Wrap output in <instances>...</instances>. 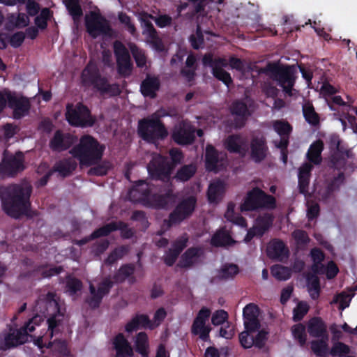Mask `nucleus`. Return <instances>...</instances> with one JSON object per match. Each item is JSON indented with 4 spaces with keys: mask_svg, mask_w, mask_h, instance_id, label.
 <instances>
[{
    "mask_svg": "<svg viewBox=\"0 0 357 357\" xmlns=\"http://www.w3.org/2000/svg\"><path fill=\"white\" fill-rule=\"evenodd\" d=\"M34 310L41 313L43 316L36 314L20 329H10L8 333L2 335L0 337L1 350H7L28 341L29 337L28 333L33 331L35 326H38V322L43 321V317L46 315L50 316L47 321L48 325L47 331L50 337H53L54 334L56 332V327L60 321L59 317L61 316L59 303L55 298V294L48 293L45 298L37 301ZM30 337L31 338L32 336H30Z\"/></svg>",
    "mask_w": 357,
    "mask_h": 357,
    "instance_id": "obj_1",
    "label": "nucleus"
},
{
    "mask_svg": "<svg viewBox=\"0 0 357 357\" xmlns=\"http://www.w3.org/2000/svg\"><path fill=\"white\" fill-rule=\"evenodd\" d=\"M32 186L29 183H12L0 186V199L3 211L10 217L29 215Z\"/></svg>",
    "mask_w": 357,
    "mask_h": 357,
    "instance_id": "obj_2",
    "label": "nucleus"
},
{
    "mask_svg": "<svg viewBox=\"0 0 357 357\" xmlns=\"http://www.w3.org/2000/svg\"><path fill=\"white\" fill-rule=\"evenodd\" d=\"M105 146L96 138L84 135L79 139V143L69 151L74 158L79 160V165L91 167L98 164L103 156Z\"/></svg>",
    "mask_w": 357,
    "mask_h": 357,
    "instance_id": "obj_3",
    "label": "nucleus"
},
{
    "mask_svg": "<svg viewBox=\"0 0 357 357\" xmlns=\"http://www.w3.org/2000/svg\"><path fill=\"white\" fill-rule=\"evenodd\" d=\"M81 82L84 87H93L102 95L116 96L121 91L117 83L109 84L106 77L102 76L100 69L93 61H89L81 73Z\"/></svg>",
    "mask_w": 357,
    "mask_h": 357,
    "instance_id": "obj_4",
    "label": "nucleus"
},
{
    "mask_svg": "<svg viewBox=\"0 0 357 357\" xmlns=\"http://www.w3.org/2000/svg\"><path fill=\"white\" fill-rule=\"evenodd\" d=\"M137 133L144 141L153 144L165 140L169 135L164 123L153 114L138 121Z\"/></svg>",
    "mask_w": 357,
    "mask_h": 357,
    "instance_id": "obj_5",
    "label": "nucleus"
},
{
    "mask_svg": "<svg viewBox=\"0 0 357 357\" xmlns=\"http://www.w3.org/2000/svg\"><path fill=\"white\" fill-rule=\"evenodd\" d=\"M266 70L271 73L273 79L277 82L285 93L289 96H292V89L296 81V70L293 66L269 63Z\"/></svg>",
    "mask_w": 357,
    "mask_h": 357,
    "instance_id": "obj_6",
    "label": "nucleus"
},
{
    "mask_svg": "<svg viewBox=\"0 0 357 357\" xmlns=\"http://www.w3.org/2000/svg\"><path fill=\"white\" fill-rule=\"evenodd\" d=\"M275 207V198L257 187L248 192L243 203L240 206L241 211L274 209Z\"/></svg>",
    "mask_w": 357,
    "mask_h": 357,
    "instance_id": "obj_7",
    "label": "nucleus"
},
{
    "mask_svg": "<svg viewBox=\"0 0 357 357\" xmlns=\"http://www.w3.org/2000/svg\"><path fill=\"white\" fill-rule=\"evenodd\" d=\"M66 118L70 125L76 127L93 126L95 119L91 116L87 106L79 102L74 107L68 104L66 107Z\"/></svg>",
    "mask_w": 357,
    "mask_h": 357,
    "instance_id": "obj_8",
    "label": "nucleus"
},
{
    "mask_svg": "<svg viewBox=\"0 0 357 357\" xmlns=\"http://www.w3.org/2000/svg\"><path fill=\"white\" fill-rule=\"evenodd\" d=\"M202 64L210 67L213 76L227 86L229 87L233 83L230 73L224 69L228 66V61L225 58L213 59L211 53H206L202 57Z\"/></svg>",
    "mask_w": 357,
    "mask_h": 357,
    "instance_id": "obj_9",
    "label": "nucleus"
},
{
    "mask_svg": "<svg viewBox=\"0 0 357 357\" xmlns=\"http://www.w3.org/2000/svg\"><path fill=\"white\" fill-rule=\"evenodd\" d=\"M85 26L87 33L93 38L99 36H111L113 31L109 22L100 13L96 12H91L89 15H86Z\"/></svg>",
    "mask_w": 357,
    "mask_h": 357,
    "instance_id": "obj_10",
    "label": "nucleus"
},
{
    "mask_svg": "<svg viewBox=\"0 0 357 357\" xmlns=\"http://www.w3.org/2000/svg\"><path fill=\"white\" fill-rule=\"evenodd\" d=\"M147 169L153 179L169 182L172 171L170 160L166 156L155 154L149 162Z\"/></svg>",
    "mask_w": 357,
    "mask_h": 357,
    "instance_id": "obj_11",
    "label": "nucleus"
},
{
    "mask_svg": "<svg viewBox=\"0 0 357 357\" xmlns=\"http://www.w3.org/2000/svg\"><path fill=\"white\" fill-rule=\"evenodd\" d=\"M25 168L24 155L22 152L17 151L15 154H8L7 151H4L0 163V174L8 177H15Z\"/></svg>",
    "mask_w": 357,
    "mask_h": 357,
    "instance_id": "obj_12",
    "label": "nucleus"
},
{
    "mask_svg": "<svg viewBox=\"0 0 357 357\" xmlns=\"http://www.w3.org/2000/svg\"><path fill=\"white\" fill-rule=\"evenodd\" d=\"M113 50L116 58L118 74L121 77H128L133 70V63L128 50L125 45L119 40L114 42Z\"/></svg>",
    "mask_w": 357,
    "mask_h": 357,
    "instance_id": "obj_13",
    "label": "nucleus"
},
{
    "mask_svg": "<svg viewBox=\"0 0 357 357\" xmlns=\"http://www.w3.org/2000/svg\"><path fill=\"white\" fill-rule=\"evenodd\" d=\"M6 105L13 110L14 119H21L29 114L31 102L28 98L9 90L6 91Z\"/></svg>",
    "mask_w": 357,
    "mask_h": 357,
    "instance_id": "obj_14",
    "label": "nucleus"
},
{
    "mask_svg": "<svg viewBox=\"0 0 357 357\" xmlns=\"http://www.w3.org/2000/svg\"><path fill=\"white\" fill-rule=\"evenodd\" d=\"M196 204L197 199L194 196L183 199L169 214V220H164L163 223H181L192 215Z\"/></svg>",
    "mask_w": 357,
    "mask_h": 357,
    "instance_id": "obj_15",
    "label": "nucleus"
},
{
    "mask_svg": "<svg viewBox=\"0 0 357 357\" xmlns=\"http://www.w3.org/2000/svg\"><path fill=\"white\" fill-rule=\"evenodd\" d=\"M167 315L164 308H159L155 313L153 321H151L149 317L144 314H137L126 326V330L128 332H132L139 328H154L159 326Z\"/></svg>",
    "mask_w": 357,
    "mask_h": 357,
    "instance_id": "obj_16",
    "label": "nucleus"
},
{
    "mask_svg": "<svg viewBox=\"0 0 357 357\" xmlns=\"http://www.w3.org/2000/svg\"><path fill=\"white\" fill-rule=\"evenodd\" d=\"M226 154L218 151L213 145L208 144L205 151V167L208 172H218L225 167Z\"/></svg>",
    "mask_w": 357,
    "mask_h": 357,
    "instance_id": "obj_17",
    "label": "nucleus"
},
{
    "mask_svg": "<svg viewBox=\"0 0 357 357\" xmlns=\"http://www.w3.org/2000/svg\"><path fill=\"white\" fill-rule=\"evenodd\" d=\"M195 130L188 122L181 121L175 126L172 133V140L178 145H188L194 142Z\"/></svg>",
    "mask_w": 357,
    "mask_h": 357,
    "instance_id": "obj_18",
    "label": "nucleus"
},
{
    "mask_svg": "<svg viewBox=\"0 0 357 357\" xmlns=\"http://www.w3.org/2000/svg\"><path fill=\"white\" fill-rule=\"evenodd\" d=\"M269 153L267 141L264 135H254L250 142V158L257 164L263 162Z\"/></svg>",
    "mask_w": 357,
    "mask_h": 357,
    "instance_id": "obj_19",
    "label": "nucleus"
},
{
    "mask_svg": "<svg viewBox=\"0 0 357 357\" xmlns=\"http://www.w3.org/2000/svg\"><path fill=\"white\" fill-rule=\"evenodd\" d=\"M77 140L76 136L57 130L50 140L49 147L53 152L61 153L69 149Z\"/></svg>",
    "mask_w": 357,
    "mask_h": 357,
    "instance_id": "obj_20",
    "label": "nucleus"
},
{
    "mask_svg": "<svg viewBox=\"0 0 357 357\" xmlns=\"http://www.w3.org/2000/svg\"><path fill=\"white\" fill-rule=\"evenodd\" d=\"M211 311L208 308L203 307L198 312L192 326V333L199 335L203 341H206L209 337L211 327L206 324L210 317Z\"/></svg>",
    "mask_w": 357,
    "mask_h": 357,
    "instance_id": "obj_21",
    "label": "nucleus"
},
{
    "mask_svg": "<svg viewBox=\"0 0 357 357\" xmlns=\"http://www.w3.org/2000/svg\"><path fill=\"white\" fill-rule=\"evenodd\" d=\"M112 287V282L109 279H105L98 286L96 290L93 284L90 283V296L87 298L86 302L91 307H97L99 306L102 298L108 294L110 288Z\"/></svg>",
    "mask_w": 357,
    "mask_h": 357,
    "instance_id": "obj_22",
    "label": "nucleus"
},
{
    "mask_svg": "<svg viewBox=\"0 0 357 357\" xmlns=\"http://www.w3.org/2000/svg\"><path fill=\"white\" fill-rule=\"evenodd\" d=\"M160 88V81L158 77L146 75L140 85V92L144 97L154 99Z\"/></svg>",
    "mask_w": 357,
    "mask_h": 357,
    "instance_id": "obj_23",
    "label": "nucleus"
},
{
    "mask_svg": "<svg viewBox=\"0 0 357 357\" xmlns=\"http://www.w3.org/2000/svg\"><path fill=\"white\" fill-rule=\"evenodd\" d=\"M244 326L246 330H258L259 328V322L258 320L259 309L253 303L247 305L243 308Z\"/></svg>",
    "mask_w": 357,
    "mask_h": 357,
    "instance_id": "obj_24",
    "label": "nucleus"
},
{
    "mask_svg": "<svg viewBox=\"0 0 357 357\" xmlns=\"http://www.w3.org/2000/svg\"><path fill=\"white\" fill-rule=\"evenodd\" d=\"M188 241V238L185 234L173 243L172 248L164 256L165 263L167 265L172 266L174 264L181 252L186 247Z\"/></svg>",
    "mask_w": 357,
    "mask_h": 357,
    "instance_id": "obj_25",
    "label": "nucleus"
},
{
    "mask_svg": "<svg viewBox=\"0 0 357 357\" xmlns=\"http://www.w3.org/2000/svg\"><path fill=\"white\" fill-rule=\"evenodd\" d=\"M231 112L236 116L235 126L239 128L243 127L247 117L250 115L246 103L242 100L234 101L231 106Z\"/></svg>",
    "mask_w": 357,
    "mask_h": 357,
    "instance_id": "obj_26",
    "label": "nucleus"
},
{
    "mask_svg": "<svg viewBox=\"0 0 357 357\" xmlns=\"http://www.w3.org/2000/svg\"><path fill=\"white\" fill-rule=\"evenodd\" d=\"M268 256L278 261H282L288 257L289 250L284 243L279 240L271 241L266 249Z\"/></svg>",
    "mask_w": 357,
    "mask_h": 357,
    "instance_id": "obj_27",
    "label": "nucleus"
},
{
    "mask_svg": "<svg viewBox=\"0 0 357 357\" xmlns=\"http://www.w3.org/2000/svg\"><path fill=\"white\" fill-rule=\"evenodd\" d=\"M77 163L75 159L67 158L56 162L51 171L58 172L61 176L66 178L70 176L76 169Z\"/></svg>",
    "mask_w": 357,
    "mask_h": 357,
    "instance_id": "obj_28",
    "label": "nucleus"
},
{
    "mask_svg": "<svg viewBox=\"0 0 357 357\" xmlns=\"http://www.w3.org/2000/svg\"><path fill=\"white\" fill-rule=\"evenodd\" d=\"M120 229L121 231V236L124 238H130L133 236V232L131 229L127 228V225H123V227H119L118 225H104V226L99 229L95 231L91 234V238H95L103 236H107L112 231Z\"/></svg>",
    "mask_w": 357,
    "mask_h": 357,
    "instance_id": "obj_29",
    "label": "nucleus"
},
{
    "mask_svg": "<svg viewBox=\"0 0 357 357\" xmlns=\"http://www.w3.org/2000/svg\"><path fill=\"white\" fill-rule=\"evenodd\" d=\"M336 150L332 153L331 162L337 169H341L345 165L347 158H349V151L340 148V141L335 143Z\"/></svg>",
    "mask_w": 357,
    "mask_h": 357,
    "instance_id": "obj_30",
    "label": "nucleus"
},
{
    "mask_svg": "<svg viewBox=\"0 0 357 357\" xmlns=\"http://www.w3.org/2000/svg\"><path fill=\"white\" fill-rule=\"evenodd\" d=\"M113 344L117 357H130L132 355V349L122 334L116 336Z\"/></svg>",
    "mask_w": 357,
    "mask_h": 357,
    "instance_id": "obj_31",
    "label": "nucleus"
},
{
    "mask_svg": "<svg viewBox=\"0 0 357 357\" xmlns=\"http://www.w3.org/2000/svg\"><path fill=\"white\" fill-rule=\"evenodd\" d=\"M324 149V143L321 140H317L310 146L306 154L308 161L315 165L321 164L322 161L321 152Z\"/></svg>",
    "mask_w": 357,
    "mask_h": 357,
    "instance_id": "obj_32",
    "label": "nucleus"
},
{
    "mask_svg": "<svg viewBox=\"0 0 357 357\" xmlns=\"http://www.w3.org/2000/svg\"><path fill=\"white\" fill-rule=\"evenodd\" d=\"M225 193V184L218 180L211 183L208 188L207 196L209 202L217 203L222 198Z\"/></svg>",
    "mask_w": 357,
    "mask_h": 357,
    "instance_id": "obj_33",
    "label": "nucleus"
},
{
    "mask_svg": "<svg viewBox=\"0 0 357 357\" xmlns=\"http://www.w3.org/2000/svg\"><path fill=\"white\" fill-rule=\"evenodd\" d=\"M29 22V15L24 13H19L17 16L15 14H10L6 28L7 30H12L15 27L22 29L26 27Z\"/></svg>",
    "mask_w": 357,
    "mask_h": 357,
    "instance_id": "obj_34",
    "label": "nucleus"
},
{
    "mask_svg": "<svg viewBox=\"0 0 357 357\" xmlns=\"http://www.w3.org/2000/svg\"><path fill=\"white\" fill-rule=\"evenodd\" d=\"M307 331L309 334L314 337H323L326 335V326L319 318H312L307 324Z\"/></svg>",
    "mask_w": 357,
    "mask_h": 357,
    "instance_id": "obj_35",
    "label": "nucleus"
},
{
    "mask_svg": "<svg viewBox=\"0 0 357 357\" xmlns=\"http://www.w3.org/2000/svg\"><path fill=\"white\" fill-rule=\"evenodd\" d=\"M305 120L310 125L316 126L319 124L320 118L316 112L312 103L310 101L305 102L302 107Z\"/></svg>",
    "mask_w": 357,
    "mask_h": 357,
    "instance_id": "obj_36",
    "label": "nucleus"
},
{
    "mask_svg": "<svg viewBox=\"0 0 357 357\" xmlns=\"http://www.w3.org/2000/svg\"><path fill=\"white\" fill-rule=\"evenodd\" d=\"M202 253V250L198 248L188 249L181 257L178 266L181 267H189L196 263Z\"/></svg>",
    "mask_w": 357,
    "mask_h": 357,
    "instance_id": "obj_37",
    "label": "nucleus"
},
{
    "mask_svg": "<svg viewBox=\"0 0 357 357\" xmlns=\"http://www.w3.org/2000/svg\"><path fill=\"white\" fill-rule=\"evenodd\" d=\"M196 172V165L193 164L185 165L177 170L174 178L177 181H188L195 174Z\"/></svg>",
    "mask_w": 357,
    "mask_h": 357,
    "instance_id": "obj_38",
    "label": "nucleus"
},
{
    "mask_svg": "<svg viewBox=\"0 0 357 357\" xmlns=\"http://www.w3.org/2000/svg\"><path fill=\"white\" fill-rule=\"evenodd\" d=\"M241 139L239 135H229L225 142V148L230 153H241L242 151Z\"/></svg>",
    "mask_w": 357,
    "mask_h": 357,
    "instance_id": "obj_39",
    "label": "nucleus"
},
{
    "mask_svg": "<svg viewBox=\"0 0 357 357\" xmlns=\"http://www.w3.org/2000/svg\"><path fill=\"white\" fill-rule=\"evenodd\" d=\"M310 254L314 261L312 271L316 274H323L324 271V266L321 264L324 258L323 252L319 249L314 248L311 250Z\"/></svg>",
    "mask_w": 357,
    "mask_h": 357,
    "instance_id": "obj_40",
    "label": "nucleus"
},
{
    "mask_svg": "<svg viewBox=\"0 0 357 357\" xmlns=\"http://www.w3.org/2000/svg\"><path fill=\"white\" fill-rule=\"evenodd\" d=\"M328 336L321 337L320 340H315L311 342L312 351L317 356L324 357L328 353Z\"/></svg>",
    "mask_w": 357,
    "mask_h": 357,
    "instance_id": "obj_41",
    "label": "nucleus"
},
{
    "mask_svg": "<svg viewBox=\"0 0 357 357\" xmlns=\"http://www.w3.org/2000/svg\"><path fill=\"white\" fill-rule=\"evenodd\" d=\"M234 243L229 233L225 231H217L211 238V244L215 246H226Z\"/></svg>",
    "mask_w": 357,
    "mask_h": 357,
    "instance_id": "obj_42",
    "label": "nucleus"
},
{
    "mask_svg": "<svg viewBox=\"0 0 357 357\" xmlns=\"http://www.w3.org/2000/svg\"><path fill=\"white\" fill-rule=\"evenodd\" d=\"M129 47L137 66L140 68L145 67L146 65V56L144 51L139 48L134 43H131Z\"/></svg>",
    "mask_w": 357,
    "mask_h": 357,
    "instance_id": "obj_43",
    "label": "nucleus"
},
{
    "mask_svg": "<svg viewBox=\"0 0 357 357\" xmlns=\"http://www.w3.org/2000/svg\"><path fill=\"white\" fill-rule=\"evenodd\" d=\"M307 290L310 297L315 300L319 296L320 285L319 280L315 275H308L307 277Z\"/></svg>",
    "mask_w": 357,
    "mask_h": 357,
    "instance_id": "obj_44",
    "label": "nucleus"
},
{
    "mask_svg": "<svg viewBox=\"0 0 357 357\" xmlns=\"http://www.w3.org/2000/svg\"><path fill=\"white\" fill-rule=\"evenodd\" d=\"M52 16V12L48 8H44L34 20L36 27L41 30H44L47 27V22Z\"/></svg>",
    "mask_w": 357,
    "mask_h": 357,
    "instance_id": "obj_45",
    "label": "nucleus"
},
{
    "mask_svg": "<svg viewBox=\"0 0 357 357\" xmlns=\"http://www.w3.org/2000/svg\"><path fill=\"white\" fill-rule=\"evenodd\" d=\"M66 7L74 21L78 20L83 15L79 0H66Z\"/></svg>",
    "mask_w": 357,
    "mask_h": 357,
    "instance_id": "obj_46",
    "label": "nucleus"
},
{
    "mask_svg": "<svg viewBox=\"0 0 357 357\" xmlns=\"http://www.w3.org/2000/svg\"><path fill=\"white\" fill-rule=\"evenodd\" d=\"M351 299L352 296L350 294L342 291L334 296L333 299L331 302V304L338 305L339 310L343 311L345 308L349 306Z\"/></svg>",
    "mask_w": 357,
    "mask_h": 357,
    "instance_id": "obj_47",
    "label": "nucleus"
},
{
    "mask_svg": "<svg viewBox=\"0 0 357 357\" xmlns=\"http://www.w3.org/2000/svg\"><path fill=\"white\" fill-rule=\"evenodd\" d=\"M149 18L153 19L154 17L151 14L144 13L140 17L142 26L144 28V33H147L149 38H155L156 34H158L157 31Z\"/></svg>",
    "mask_w": 357,
    "mask_h": 357,
    "instance_id": "obj_48",
    "label": "nucleus"
},
{
    "mask_svg": "<svg viewBox=\"0 0 357 357\" xmlns=\"http://www.w3.org/2000/svg\"><path fill=\"white\" fill-rule=\"evenodd\" d=\"M273 128L280 137H289L292 132V126L287 121L283 120L274 121Z\"/></svg>",
    "mask_w": 357,
    "mask_h": 357,
    "instance_id": "obj_49",
    "label": "nucleus"
},
{
    "mask_svg": "<svg viewBox=\"0 0 357 357\" xmlns=\"http://www.w3.org/2000/svg\"><path fill=\"white\" fill-rule=\"evenodd\" d=\"M136 349L142 356H147L149 354L148 337L146 333H139L136 337Z\"/></svg>",
    "mask_w": 357,
    "mask_h": 357,
    "instance_id": "obj_50",
    "label": "nucleus"
},
{
    "mask_svg": "<svg viewBox=\"0 0 357 357\" xmlns=\"http://www.w3.org/2000/svg\"><path fill=\"white\" fill-rule=\"evenodd\" d=\"M271 273L278 280H287L291 274V271L287 267L282 265H274L271 267Z\"/></svg>",
    "mask_w": 357,
    "mask_h": 357,
    "instance_id": "obj_51",
    "label": "nucleus"
},
{
    "mask_svg": "<svg viewBox=\"0 0 357 357\" xmlns=\"http://www.w3.org/2000/svg\"><path fill=\"white\" fill-rule=\"evenodd\" d=\"M269 225H254L250 228L244 238V241L249 242L253 237H261L268 229Z\"/></svg>",
    "mask_w": 357,
    "mask_h": 357,
    "instance_id": "obj_52",
    "label": "nucleus"
},
{
    "mask_svg": "<svg viewBox=\"0 0 357 357\" xmlns=\"http://www.w3.org/2000/svg\"><path fill=\"white\" fill-rule=\"evenodd\" d=\"M257 330H245L239 335V341L241 345L246 349L255 345L254 333Z\"/></svg>",
    "mask_w": 357,
    "mask_h": 357,
    "instance_id": "obj_53",
    "label": "nucleus"
},
{
    "mask_svg": "<svg viewBox=\"0 0 357 357\" xmlns=\"http://www.w3.org/2000/svg\"><path fill=\"white\" fill-rule=\"evenodd\" d=\"M118 20L121 24L124 25V28L132 36L137 33V29L135 24L132 22L131 17L126 13L120 12L118 14Z\"/></svg>",
    "mask_w": 357,
    "mask_h": 357,
    "instance_id": "obj_54",
    "label": "nucleus"
},
{
    "mask_svg": "<svg viewBox=\"0 0 357 357\" xmlns=\"http://www.w3.org/2000/svg\"><path fill=\"white\" fill-rule=\"evenodd\" d=\"M291 331L294 338L298 341L301 346L305 345L307 340L305 327L299 324L294 326Z\"/></svg>",
    "mask_w": 357,
    "mask_h": 357,
    "instance_id": "obj_55",
    "label": "nucleus"
},
{
    "mask_svg": "<svg viewBox=\"0 0 357 357\" xmlns=\"http://www.w3.org/2000/svg\"><path fill=\"white\" fill-rule=\"evenodd\" d=\"M238 273V268L236 265L225 264L221 268L218 276L222 279H229L233 278Z\"/></svg>",
    "mask_w": 357,
    "mask_h": 357,
    "instance_id": "obj_56",
    "label": "nucleus"
},
{
    "mask_svg": "<svg viewBox=\"0 0 357 357\" xmlns=\"http://www.w3.org/2000/svg\"><path fill=\"white\" fill-rule=\"evenodd\" d=\"M82 284L80 280L74 278H68L66 281V292L71 296H73L79 291Z\"/></svg>",
    "mask_w": 357,
    "mask_h": 357,
    "instance_id": "obj_57",
    "label": "nucleus"
},
{
    "mask_svg": "<svg viewBox=\"0 0 357 357\" xmlns=\"http://www.w3.org/2000/svg\"><path fill=\"white\" fill-rule=\"evenodd\" d=\"M134 272V266L131 264L124 265L120 268L116 274L114 279L116 282L124 281L127 278L131 275Z\"/></svg>",
    "mask_w": 357,
    "mask_h": 357,
    "instance_id": "obj_58",
    "label": "nucleus"
},
{
    "mask_svg": "<svg viewBox=\"0 0 357 357\" xmlns=\"http://www.w3.org/2000/svg\"><path fill=\"white\" fill-rule=\"evenodd\" d=\"M134 272V266L131 264L124 265L120 268L116 274L114 279L116 282L124 281L127 278L131 275Z\"/></svg>",
    "mask_w": 357,
    "mask_h": 357,
    "instance_id": "obj_59",
    "label": "nucleus"
},
{
    "mask_svg": "<svg viewBox=\"0 0 357 357\" xmlns=\"http://www.w3.org/2000/svg\"><path fill=\"white\" fill-rule=\"evenodd\" d=\"M128 252L126 247L122 246L115 249L105 259V264L112 265L119 259L122 258Z\"/></svg>",
    "mask_w": 357,
    "mask_h": 357,
    "instance_id": "obj_60",
    "label": "nucleus"
},
{
    "mask_svg": "<svg viewBox=\"0 0 357 357\" xmlns=\"http://www.w3.org/2000/svg\"><path fill=\"white\" fill-rule=\"evenodd\" d=\"M234 208L235 205L233 203L228 204L227 209L225 215L227 220L231 223H246L245 219L243 217H234Z\"/></svg>",
    "mask_w": 357,
    "mask_h": 357,
    "instance_id": "obj_61",
    "label": "nucleus"
},
{
    "mask_svg": "<svg viewBox=\"0 0 357 357\" xmlns=\"http://www.w3.org/2000/svg\"><path fill=\"white\" fill-rule=\"evenodd\" d=\"M309 310V305L306 302H299L296 307L294 309V320L299 321L307 313Z\"/></svg>",
    "mask_w": 357,
    "mask_h": 357,
    "instance_id": "obj_62",
    "label": "nucleus"
},
{
    "mask_svg": "<svg viewBox=\"0 0 357 357\" xmlns=\"http://www.w3.org/2000/svg\"><path fill=\"white\" fill-rule=\"evenodd\" d=\"M153 115L160 119L165 116L176 118L179 116V113L176 107H169L167 108H160L155 113L153 114Z\"/></svg>",
    "mask_w": 357,
    "mask_h": 357,
    "instance_id": "obj_63",
    "label": "nucleus"
},
{
    "mask_svg": "<svg viewBox=\"0 0 357 357\" xmlns=\"http://www.w3.org/2000/svg\"><path fill=\"white\" fill-rule=\"evenodd\" d=\"M345 176L344 172H340L335 176L326 187L328 188L329 191L336 192L340 190V186L344 183Z\"/></svg>",
    "mask_w": 357,
    "mask_h": 357,
    "instance_id": "obj_64",
    "label": "nucleus"
}]
</instances>
